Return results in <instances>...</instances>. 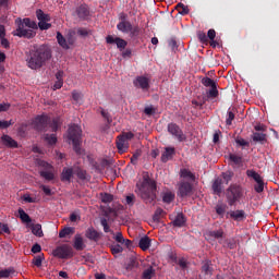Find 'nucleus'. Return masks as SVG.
I'll return each instance as SVG.
<instances>
[{
  "instance_id": "37998d69",
  "label": "nucleus",
  "mask_w": 279,
  "mask_h": 279,
  "mask_svg": "<svg viewBox=\"0 0 279 279\" xmlns=\"http://www.w3.org/2000/svg\"><path fill=\"white\" fill-rule=\"evenodd\" d=\"M175 199V195L172 194V192H166L165 195H162V202L165 204H171Z\"/></svg>"
},
{
  "instance_id": "69168bd1",
  "label": "nucleus",
  "mask_w": 279,
  "mask_h": 279,
  "mask_svg": "<svg viewBox=\"0 0 279 279\" xmlns=\"http://www.w3.org/2000/svg\"><path fill=\"white\" fill-rule=\"evenodd\" d=\"M31 252H32L33 254H38L39 252H41V245H39V244H33Z\"/></svg>"
},
{
  "instance_id": "aec40b11",
  "label": "nucleus",
  "mask_w": 279,
  "mask_h": 279,
  "mask_svg": "<svg viewBox=\"0 0 279 279\" xmlns=\"http://www.w3.org/2000/svg\"><path fill=\"white\" fill-rule=\"evenodd\" d=\"M116 28L119 32H122L123 34H129V32H132V29L134 28L132 26V23L129 21H121L119 22V24L116 26Z\"/></svg>"
},
{
  "instance_id": "2f4dec72",
  "label": "nucleus",
  "mask_w": 279,
  "mask_h": 279,
  "mask_svg": "<svg viewBox=\"0 0 279 279\" xmlns=\"http://www.w3.org/2000/svg\"><path fill=\"white\" fill-rule=\"evenodd\" d=\"M109 247H110L111 255H119L122 252H124V247L117 242L111 243Z\"/></svg>"
},
{
  "instance_id": "6ab92c4d",
  "label": "nucleus",
  "mask_w": 279,
  "mask_h": 279,
  "mask_svg": "<svg viewBox=\"0 0 279 279\" xmlns=\"http://www.w3.org/2000/svg\"><path fill=\"white\" fill-rule=\"evenodd\" d=\"M74 174L77 175L80 181L89 182L90 174L86 170H83L81 167L75 168Z\"/></svg>"
},
{
  "instance_id": "f3484780",
  "label": "nucleus",
  "mask_w": 279,
  "mask_h": 279,
  "mask_svg": "<svg viewBox=\"0 0 279 279\" xmlns=\"http://www.w3.org/2000/svg\"><path fill=\"white\" fill-rule=\"evenodd\" d=\"M75 13H77V16L82 21H87L89 17V9L86 4H82L77 7V10H75Z\"/></svg>"
},
{
  "instance_id": "4d7b16f0",
  "label": "nucleus",
  "mask_w": 279,
  "mask_h": 279,
  "mask_svg": "<svg viewBox=\"0 0 279 279\" xmlns=\"http://www.w3.org/2000/svg\"><path fill=\"white\" fill-rule=\"evenodd\" d=\"M255 192L263 193L264 192V181H256Z\"/></svg>"
},
{
  "instance_id": "a19ab883",
  "label": "nucleus",
  "mask_w": 279,
  "mask_h": 279,
  "mask_svg": "<svg viewBox=\"0 0 279 279\" xmlns=\"http://www.w3.org/2000/svg\"><path fill=\"white\" fill-rule=\"evenodd\" d=\"M246 174H247L248 178H252L253 180H255V182H262L263 181L259 173L254 171V170H247Z\"/></svg>"
},
{
  "instance_id": "13d9d810",
  "label": "nucleus",
  "mask_w": 279,
  "mask_h": 279,
  "mask_svg": "<svg viewBox=\"0 0 279 279\" xmlns=\"http://www.w3.org/2000/svg\"><path fill=\"white\" fill-rule=\"evenodd\" d=\"M141 151H135L134 154H133V157H131V163L133 165V166H136L137 165V160H138V158H141Z\"/></svg>"
},
{
  "instance_id": "e433bc0d",
  "label": "nucleus",
  "mask_w": 279,
  "mask_h": 279,
  "mask_svg": "<svg viewBox=\"0 0 279 279\" xmlns=\"http://www.w3.org/2000/svg\"><path fill=\"white\" fill-rule=\"evenodd\" d=\"M32 233L38 238H43V229L40 223H36L32 226Z\"/></svg>"
},
{
  "instance_id": "c9c22d12",
  "label": "nucleus",
  "mask_w": 279,
  "mask_h": 279,
  "mask_svg": "<svg viewBox=\"0 0 279 279\" xmlns=\"http://www.w3.org/2000/svg\"><path fill=\"white\" fill-rule=\"evenodd\" d=\"M44 140L48 143V145L53 146L57 144L58 138L56 134H46L44 135Z\"/></svg>"
},
{
  "instance_id": "20e7f679",
  "label": "nucleus",
  "mask_w": 279,
  "mask_h": 279,
  "mask_svg": "<svg viewBox=\"0 0 279 279\" xmlns=\"http://www.w3.org/2000/svg\"><path fill=\"white\" fill-rule=\"evenodd\" d=\"M33 129L38 132H48L49 129L51 132H57L59 129V120L49 118L46 114L36 116L35 119L32 121Z\"/></svg>"
},
{
  "instance_id": "052dcab7",
  "label": "nucleus",
  "mask_w": 279,
  "mask_h": 279,
  "mask_svg": "<svg viewBox=\"0 0 279 279\" xmlns=\"http://www.w3.org/2000/svg\"><path fill=\"white\" fill-rule=\"evenodd\" d=\"M63 85H64V81L58 80L56 81L54 85H52V90L61 89Z\"/></svg>"
},
{
  "instance_id": "7ed1b4c3",
  "label": "nucleus",
  "mask_w": 279,
  "mask_h": 279,
  "mask_svg": "<svg viewBox=\"0 0 279 279\" xmlns=\"http://www.w3.org/2000/svg\"><path fill=\"white\" fill-rule=\"evenodd\" d=\"M16 29L13 32L15 37L33 39L37 36V31L39 28V24L37 22L32 21L29 17L19 19L15 21Z\"/></svg>"
},
{
  "instance_id": "3c124183",
  "label": "nucleus",
  "mask_w": 279,
  "mask_h": 279,
  "mask_svg": "<svg viewBox=\"0 0 279 279\" xmlns=\"http://www.w3.org/2000/svg\"><path fill=\"white\" fill-rule=\"evenodd\" d=\"M197 38L198 40H201L202 44H207L209 39V37H207V35L204 32H198Z\"/></svg>"
},
{
  "instance_id": "8fccbe9b",
  "label": "nucleus",
  "mask_w": 279,
  "mask_h": 279,
  "mask_svg": "<svg viewBox=\"0 0 279 279\" xmlns=\"http://www.w3.org/2000/svg\"><path fill=\"white\" fill-rule=\"evenodd\" d=\"M32 264L35 265V267H41L43 256L41 255L35 256L32 260Z\"/></svg>"
},
{
  "instance_id": "bf43d9fd",
  "label": "nucleus",
  "mask_w": 279,
  "mask_h": 279,
  "mask_svg": "<svg viewBox=\"0 0 279 279\" xmlns=\"http://www.w3.org/2000/svg\"><path fill=\"white\" fill-rule=\"evenodd\" d=\"M13 124H14V122L12 120L11 121H1L0 120V129H2V130H5Z\"/></svg>"
},
{
  "instance_id": "412c9836",
  "label": "nucleus",
  "mask_w": 279,
  "mask_h": 279,
  "mask_svg": "<svg viewBox=\"0 0 279 279\" xmlns=\"http://www.w3.org/2000/svg\"><path fill=\"white\" fill-rule=\"evenodd\" d=\"M252 141L255 143H258L260 145L267 144V134L260 133V132H254L252 135Z\"/></svg>"
},
{
  "instance_id": "c756f323",
  "label": "nucleus",
  "mask_w": 279,
  "mask_h": 279,
  "mask_svg": "<svg viewBox=\"0 0 279 279\" xmlns=\"http://www.w3.org/2000/svg\"><path fill=\"white\" fill-rule=\"evenodd\" d=\"M56 39L58 40V44L60 47H62V49L69 50L70 46L66 43V38L64 37V35L61 34V32H58Z\"/></svg>"
},
{
  "instance_id": "393cba45",
  "label": "nucleus",
  "mask_w": 279,
  "mask_h": 279,
  "mask_svg": "<svg viewBox=\"0 0 279 279\" xmlns=\"http://www.w3.org/2000/svg\"><path fill=\"white\" fill-rule=\"evenodd\" d=\"M3 145L8 148H17L19 144L10 135H2Z\"/></svg>"
},
{
  "instance_id": "a878e982",
  "label": "nucleus",
  "mask_w": 279,
  "mask_h": 279,
  "mask_svg": "<svg viewBox=\"0 0 279 279\" xmlns=\"http://www.w3.org/2000/svg\"><path fill=\"white\" fill-rule=\"evenodd\" d=\"M218 243L222 245V247L229 248V250H235L236 247V242L234 239L220 240L218 241Z\"/></svg>"
},
{
  "instance_id": "dca6fc26",
  "label": "nucleus",
  "mask_w": 279,
  "mask_h": 279,
  "mask_svg": "<svg viewBox=\"0 0 279 279\" xmlns=\"http://www.w3.org/2000/svg\"><path fill=\"white\" fill-rule=\"evenodd\" d=\"M75 174L73 167H63L62 173H60V181L63 183H71V179Z\"/></svg>"
},
{
  "instance_id": "c03bdc74",
  "label": "nucleus",
  "mask_w": 279,
  "mask_h": 279,
  "mask_svg": "<svg viewBox=\"0 0 279 279\" xmlns=\"http://www.w3.org/2000/svg\"><path fill=\"white\" fill-rule=\"evenodd\" d=\"M101 226H102L104 232L114 234V232L110 230L108 219L101 218Z\"/></svg>"
},
{
  "instance_id": "cd10ccee",
  "label": "nucleus",
  "mask_w": 279,
  "mask_h": 279,
  "mask_svg": "<svg viewBox=\"0 0 279 279\" xmlns=\"http://www.w3.org/2000/svg\"><path fill=\"white\" fill-rule=\"evenodd\" d=\"M149 246H151V240L148 236H143L141 241H138V247H141L143 252L149 250Z\"/></svg>"
},
{
  "instance_id": "9b49d317",
  "label": "nucleus",
  "mask_w": 279,
  "mask_h": 279,
  "mask_svg": "<svg viewBox=\"0 0 279 279\" xmlns=\"http://www.w3.org/2000/svg\"><path fill=\"white\" fill-rule=\"evenodd\" d=\"M53 255L60 259L73 258V248L70 245L58 246L54 250Z\"/></svg>"
},
{
  "instance_id": "6e6552de",
  "label": "nucleus",
  "mask_w": 279,
  "mask_h": 279,
  "mask_svg": "<svg viewBox=\"0 0 279 279\" xmlns=\"http://www.w3.org/2000/svg\"><path fill=\"white\" fill-rule=\"evenodd\" d=\"M167 132H169V134L172 135V137H174V140H177L179 143H184L187 141V136L184 134V132H182L179 124L173 122L167 124Z\"/></svg>"
},
{
  "instance_id": "423d86ee",
  "label": "nucleus",
  "mask_w": 279,
  "mask_h": 279,
  "mask_svg": "<svg viewBox=\"0 0 279 279\" xmlns=\"http://www.w3.org/2000/svg\"><path fill=\"white\" fill-rule=\"evenodd\" d=\"M241 197H243V186L239 183H232L226 190V199L229 206H234L236 202H240Z\"/></svg>"
},
{
  "instance_id": "5701e85b",
  "label": "nucleus",
  "mask_w": 279,
  "mask_h": 279,
  "mask_svg": "<svg viewBox=\"0 0 279 279\" xmlns=\"http://www.w3.org/2000/svg\"><path fill=\"white\" fill-rule=\"evenodd\" d=\"M73 247L75 251L77 252H82L83 250H85L86 245L85 243L83 242V238L81 234H77L74 236V244H73Z\"/></svg>"
},
{
  "instance_id": "4c0bfd02",
  "label": "nucleus",
  "mask_w": 279,
  "mask_h": 279,
  "mask_svg": "<svg viewBox=\"0 0 279 279\" xmlns=\"http://www.w3.org/2000/svg\"><path fill=\"white\" fill-rule=\"evenodd\" d=\"M39 175H40V178H44L47 181H51L54 179V174L50 170H43L39 172Z\"/></svg>"
},
{
  "instance_id": "de8ad7c7",
  "label": "nucleus",
  "mask_w": 279,
  "mask_h": 279,
  "mask_svg": "<svg viewBox=\"0 0 279 279\" xmlns=\"http://www.w3.org/2000/svg\"><path fill=\"white\" fill-rule=\"evenodd\" d=\"M113 201V195H110L109 193H104L101 197L102 204H110Z\"/></svg>"
},
{
  "instance_id": "864d4df0",
  "label": "nucleus",
  "mask_w": 279,
  "mask_h": 279,
  "mask_svg": "<svg viewBox=\"0 0 279 279\" xmlns=\"http://www.w3.org/2000/svg\"><path fill=\"white\" fill-rule=\"evenodd\" d=\"M233 175H234V173H232V172H222V180H225L226 184H229V182H231Z\"/></svg>"
},
{
  "instance_id": "4be33fe9",
  "label": "nucleus",
  "mask_w": 279,
  "mask_h": 279,
  "mask_svg": "<svg viewBox=\"0 0 279 279\" xmlns=\"http://www.w3.org/2000/svg\"><path fill=\"white\" fill-rule=\"evenodd\" d=\"M213 192L215 195L220 196L221 192H223V180L221 178L216 179L213 183Z\"/></svg>"
},
{
  "instance_id": "f704fd0d",
  "label": "nucleus",
  "mask_w": 279,
  "mask_h": 279,
  "mask_svg": "<svg viewBox=\"0 0 279 279\" xmlns=\"http://www.w3.org/2000/svg\"><path fill=\"white\" fill-rule=\"evenodd\" d=\"M19 216H20V219L24 223H31L32 222V218L29 217V215H27V213H25V210L22 209V208L19 209Z\"/></svg>"
},
{
  "instance_id": "79ce46f5",
  "label": "nucleus",
  "mask_w": 279,
  "mask_h": 279,
  "mask_svg": "<svg viewBox=\"0 0 279 279\" xmlns=\"http://www.w3.org/2000/svg\"><path fill=\"white\" fill-rule=\"evenodd\" d=\"M163 214H165V210H163V209H161V208L155 209V213H154V216H153V221H154V223L160 222V217H161V215H163Z\"/></svg>"
},
{
  "instance_id": "f03ea898",
  "label": "nucleus",
  "mask_w": 279,
  "mask_h": 279,
  "mask_svg": "<svg viewBox=\"0 0 279 279\" xmlns=\"http://www.w3.org/2000/svg\"><path fill=\"white\" fill-rule=\"evenodd\" d=\"M135 193L142 198L143 203L154 205L156 201V181H154L148 172L143 173V181L135 184Z\"/></svg>"
},
{
  "instance_id": "c85d7f7f",
  "label": "nucleus",
  "mask_w": 279,
  "mask_h": 279,
  "mask_svg": "<svg viewBox=\"0 0 279 279\" xmlns=\"http://www.w3.org/2000/svg\"><path fill=\"white\" fill-rule=\"evenodd\" d=\"M229 160L235 167H242L243 166V157H241L240 155L230 154L229 155Z\"/></svg>"
},
{
  "instance_id": "b1692460",
  "label": "nucleus",
  "mask_w": 279,
  "mask_h": 279,
  "mask_svg": "<svg viewBox=\"0 0 279 279\" xmlns=\"http://www.w3.org/2000/svg\"><path fill=\"white\" fill-rule=\"evenodd\" d=\"M229 215H230V218H232L235 221H243L246 218L243 209L230 211Z\"/></svg>"
},
{
  "instance_id": "49530a36",
  "label": "nucleus",
  "mask_w": 279,
  "mask_h": 279,
  "mask_svg": "<svg viewBox=\"0 0 279 279\" xmlns=\"http://www.w3.org/2000/svg\"><path fill=\"white\" fill-rule=\"evenodd\" d=\"M14 272L13 268L0 270V278H10V275Z\"/></svg>"
},
{
  "instance_id": "72a5a7b5",
  "label": "nucleus",
  "mask_w": 279,
  "mask_h": 279,
  "mask_svg": "<svg viewBox=\"0 0 279 279\" xmlns=\"http://www.w3.org/2000/svg\"><path fill=\"white\" fill-rule=\"evenodd\" d=\"M70 234H74V228L73 227H65L59 232V238L63 239L69 236Z\"/></svg>"
},
{
  "instance_id": "6e6d98bb",
  "label": "nucleus",
  "mask_w": 279,
  "mask_h": 279,
  "mask_svg": "<svg viewBox=\"0 0 279 279\" xmlns=\"http://www.w3.org/2000/svg\"><path fill=\"white\" fill-rule=\"evenodd\" d=\"M202 272H204L205 275H211V267L209 266V262H206L202 266Z\"/></svg>"
},
{
  "instance_id": "0e129e2a",
  "label": "nucleus",
  "mask_w": 279,
  "mask_h": 279,
  "mask_svg": "<svg viewBox=\"0 0 279 279\" xmlns=\"http://www.w3.org/2000/svg\"><path fill=\"white\" fill-rule=\"evenodd\" d=\"M77 34L82 37H87L89 35V31L87 28H78Z\"/></svg>"
},
{
  "instance_id": "ea45409f",
  "label": "nucleus",
  "mask_w": 279,
  "mask_h": 279,
  "mask_svg": "<svg viewBox=\"0 0 279 279\" xmlns=\"http://www.w3.org/2000/svg\"><path fill=\"white\" fill-rule=\"evenodd\" d=\"M177 10H178L179 14H181L183 16L187 15L190 12L189 7H185L184 3H178Z\"/></svg>"
},
{
  "instance_id": "5fc2aeb1",
  "label": "nucleus",
  "mask_w": 279,
  "mask_h": 279,
  "mask_svg": "<svg viewBox=\"0 0 279 279\" xmlns=\"http://www.w3.org/2000/svg\"><path fill=\"white\" fill-rule=\"evenodd\" d=\"M227 211V207L223 205H217L216 213L218 216L223 217L225 213Z\"/></svg>"
},
{
  "instance_id": "a211bd4d",
  "label": "nucleus",
  "mask_w": 279,
  "mask_h": 279,
  "mask_svg": "<svg viewBox=\"0 0 279 279\" xmlns=\"http://www.w3.org/2000/svg\"><path fill=\"white\" fill-rule=\"evenodd\" d=\"M174 155H175L174 147H166L165 153H162L161 155V162L167 163L169 160H172Z\"/></svg>"
},
{
  "instance_id": "f8f14e48",
  "label": "nucleus",
  "mask_w": 279,
  "mask_h": 279,
  "mask_svg": "<svg viewBox=\"0 0 279 279\" xmlns=\"http://www.w3.org/2000/svg\"><path fill=\"white\" fill-rule=\"evenodd\" d=\"M149 82V77H146L145 75H138L134 78L133 85L135 88L142 89L143 92H148L150 88Z\"/></svg>"
},
{
  "instance_id": "a18cd8bd",
  "label": "nucleus",
  "mask_w": 279,
  "mask_h": 279,
  "mask_svg": "<svg viewBox=\"0 0 279 279\" xmlns=\"http://www.w3.org/2000/svg\"><path fill=\"white\" fill-rule=\"evenodd\" d=\"M143 113H145L148 117H153L156 114V108L153 106L145 107V109H143Z\"/></svg>"
},
{
  "instance_id": "2eb2a0df",
  "label": "nucleus",
  "mask_w": 279,
  "mask_h": 279,
  "mask_svg": "<svg viewBox=\"0 0 279 279\" xmlns=\"http://www.w3.org/2000/svg\"><path fill=\"white\" fill-rule=\"evenodd\" d=\"M223 229H218V230H211L206 232L205 239L206 241H223Z\"/></svg>"
},
{
  "instance_id": "09e8293b",
  "label": "nucleus",
  "mask_w": 279,
  "mask_h": 279,
  "mask_svg": "<svg viewBox=\"0 0 279 279\" xmlns=\"http://www.w3.org/2000/svg\"><path fill=\"white\" fill-rule=\"evenodd\" d=\"M113 240L116 241L117 244H121V243L125 242L128 239H125L122 235V232H117L116 235L113 236Z\"/></svg>"
},
{
  "instance_id": "338daca9",
  "label": "nucleus",
  "mask_w": 279,
  "mask_h": 279,
  "mask_svg": "<svg viewBox=\"0 0 279 279\" xmlns=\"http://www.w3.org/2000/svg\"><path fill=\"white\" fill-rule=\"evenodd\" d=\"M138 32H140V28L137 26L131 28V31L129 32L130 33V37H137Z\"/></svg>"
},
{
  "instance_id": "ddd939ff",
  "label": "nucleus",
  "mask_w": 279,
  "mask_h": 279,
  "mask_svg": "<svg viewBox=\"0 0 279 279\" xmlns=\"http://www.w3.org/2000/svg\"><path fill=\"white\" fill-rule=\"evenodd\" d=\"M192 192H193L192 183H189L187 181H181L179 183V187H178L179 197H189L190 195H192Z\"/></svg>"
},
{
  "instance_id": "0eeeda50",
  "label": "nucleus",
  "mask_w": 279,
  "mask_h": 279,
  "mask_svg": "<svg viewBox=\"0 0 279 279\" xmlns=\"http://www.w3.org/2000/svg\"><path fill=\"white\" fill-rule=\"evenodd\" d=\"M134 137L133 132H123L122 135L118 136L116 141V147L119 151L125 153L129 149V141H132Z\"/></svg>"
},
{
  "instance_id": "774afa93",
  "label": "nucleus",
  "mask_w": 279,
  "mask_h": 279,
  "mask_svg": "<svg viewBox=\"0 0 279 279\" xmlns=\"http://www.w3.org/2000/svg\"><path fill=\"white\" fill-rule=\"evenodd\" d=\"M135 196L133 194L126 196V205L133 206L134 205Z\"/></svg>"
},
{
  "instance_id": "1a4fd4ad",
  "label": "nucleus",
  "mask_w": 279,
  "mask_h": 279,
  "mask_svg": "<svg viewBox=\"0 0 279 279\" xmlns=\"http://www.w3.org/2000/svg\"><path fill=\"white\" fill-rule=\"evenodd\" d=\"M36 19L39 21L38 26L40 32L49 31L51 28V16L46 14L41 9L36 10Z\"/></svg>"
},
{
  "instance_id": "680f3d73",
  "label": "nucleus",
  "mask_w": 279,
  "mask_h": 279,
  "mask_svg": "<svg viewBox=\"0 0 279 279\" xmlns=\"http://www.w3.org/2000/svg\"><path fill=\"white\" fill-rule=\"evenodd\" d=\"M235 143L238 146H242V147H245V146H248V142L247 141H244L243 137H239L235 140Z\"/></svg>"
},
{
  "instance_id": "e2e57ef3",
  "label": "nucleus",
  "mask_w": 279,
  "mask_h": 279,
  "mask_svg": "<svg viewBox=\"0 0 279 279\" xmlns=\"http://www.w3.org/2000/svg\"><path fill=\"white\" fill-rule=\"evenodd\" d=\"M101 117L104 118V120L107 121V123H112V118L110 117L109 112H106L105 110L101 111Z\"/></svg>"
},
{
  "instance_id": "603ef678",
  "label": "nucleus",
  "mask_w": 279,
  "mask_h": 279,
  "mask_svg": "<svg viewBox=\"0 0 279 279\" xmlns=\"http://www.w3.org/2000/svg\"><path fill=\"white\" fill-rule=\"evenodd\" d=\"M235 119V114L232 111H228V118H226V125H232V122Z\"/></svg>"
},
{
  "instance_id": "473e14b6",
  "label": "nucleus",
  "mask_w": 279,
  "mask_h": 279,
  "mask_svg": "<svg viewBox=\"0 0 279 279\" xmlns=\"http://www.w3.org/2000/svg\"><path fill=\"white\" fill-rule=\"evenodd\" d=\"M154 275H156V269L149 266L148 269L143 270L142 279H153Z\"/></svg>"
},
{
  "instance_id": "58836bf2",
  "label": "nucleus",
  "mask_w": 279,
  "mask_h": 279,
  "mask_svg": "<svg viewBox=\"0 0 279 279\" xmlns=\"http://www.w3.org/2000/svg\"><path fill=\"white\" fill-rule=\"evenodd\" d=\"M181 178L192 180V182L195 181V174H193V173H192L190 170H187V169H182V170H181Z\"/></svg>"
},
{
  "instance_id": "4468645a",
  "label": "nucleus",
  "mask_w": 279,
  "mask_h": 279,
  "mask_svg": "<svg viewBox=\"0 0 279 279\" xmlns=\"http://www.w3.org/2000/svg\"><path fill=\"white\" fill-rule=\"evenodd\" d=\"M106 43L109 45L116 44V47H118L119 51H123L128 47L126 40L122 39L121 37H113L112 35L106 37Z\"/></svg>"
},
{
  "instance_id": "f257e3e1",
  "label": "nucleus",
  "mask_w": 279,
  "mask_h": 279,
  "mask_svg": "<svg viewBox=\"0 0 279 279\" xmlns=\"http://www.w3.org/2000/svg\"><path fill=\"white\" fill-rule=\"evenodd\" d=\"M51 59V49L47 45H33L26 52L27 68L34 71L40 70Z\"/></svg>"
},
{
  "instance_id": "bb28decb",
  "label": "nucleus",
  "mask_w": 279,
  "mask_h": 279,
  "mask_svg": "<svg viewBox=\"0 0 279 279\" xmlns=\"http://www.w3.org/2000/svg\"><path fill=\"white\" fill-rule=\"evenodd\" d=\"M86 238L89 239L90 241L97 242L100 240V233L97 232V230L89 228L86 231Z\"/></svg>"
},
{
  "instance_id": "9d476101",
  "label": "nucleus",
  "mask_w": 279,
  "mask_h": 279,
  "mask_svg": "<svg viewBox=\"0 0 279 279\" xmlns=\"http://www.w3.org/2000/svg\"><path fill=\"white\" fill-rule=\"evenodd\" d=\"M202 85L205 87H211V89L208 90L207 97L208 98H217L219 97V90L217 89V83L213 81L210 77H204L202 78Z\"/></svg>"
},
{
  "instance_id": "39448f33",
  "label": "nucleus",
  "mask_w": 279,
  "mask_h": 279,
  "mask_svg": "<svg viewBox=\"0 0 279 279\" xmlns=\"http://www.w3.org/2000/svg\"><path fill=\"white\" fill-rule=\"evenodd\" d=\"M68 141L72 143V147L75 154L81 155V144H82V129L77 124H72L68 129Z\"/></svg>"
},
{
  "instance_id": "7c9ffc66",
  "label": "nucleus",
  "mask_w": 279,
  "mask_h": 279,
  "mask_svg": "<svg viewBox=\"0 0 279 279\" xmlns=\"http://www.w3.org/2000/svg\"><path fill=\"white\" fill-rule=\"evenodd\" d=\"M185 222H186L185 216L182 213H179L177 217H174L173 226L181 228L185 226Z\"/></svg>"
}]
</instances>
